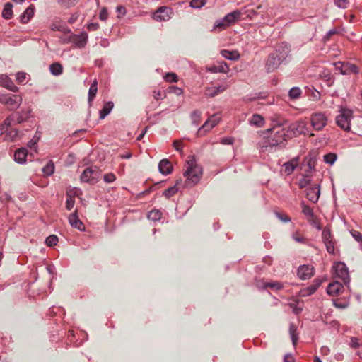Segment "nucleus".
<instances>
[{
    "label": "nucleus",
    "mask_w": 362,
    "mask_h": 362,
    "mask_svg": "<svg viewBox=\"0 0 362 362\" xmlns=\"http://www.w3.org/2000/svg\"><path fill=\"white\" fill-rule=\"evenodd\" d=\"M186 170L183 175L186 177V185L194 186L199 182L202 175V168L197 163L194 156H189L186 161Z\"/></svg>",
    "instance_id": "obj_1"
},
{
    "label": "nucleus",
    "mask_w": 362,
    "mask_h": 362,
    "mask_svg": "<svg viewBox=\"0 0 362 362\" xmlns=\"http://www.w3.org/2000/svg\"><path fill=\"white\" fill-rule=\"evenodd\" d=\"M244 18H248L251 21H257L259 23L269 24L272 15V10L269 8L264 9L262 5H259L256 9L253 8H243Z\"/></svg>",
    "instance_id": "obj_2"
},
{
    "label": "nucleus",
    "mask_w": 362,
    "mask_h": 362,
    "mask_svg": "<svg viewBox=\"0 0 362 362\" xmlns=\"http://www.w3.org/2000/svg\"><path fill=\"white\" fill-rule=\"evenodd\" d=\"M243 15V8L240 10H235L226 14L223 18L217 20L214 25V29L218 28L223 30L231 24L241 19Z\"/></svg>",
    "instance_id": "obj_3"
},
{
    "label": "nucleus",
    "mask_w": 362,
    "mask_h": 362,
    "mask_svg": "<svg viewBox=\"0 0 362 362\" xmlns=\"http://www.w3.org/2000/svg\"><path fill=\"white\" fill-rule=\"evenodd\" d=\"M289 130L286 128L272 127L267 129V132L271 133L268 143L271 146H277L284 144L287 138Z\"/></svg>",
    "instance_id": "obj_4"
},
{
    "label": "nucleus",
    "mask_w": 362,
    "mask_h": 362,
    "mask_svg": "<svg viewBox=\"0 0 362 362\" xmlns=\"http://www.w3.org/2000/svg\"><path fill=\"white\" fill-rule=\"evenodd\" d=\"M22 100L21 95L0 92V103L7 105L10 110H17L21 106Z\"/></svg>",
    "instance_id": "obj_5"
},
{
    "label": "nucleus",
    "mask_w": 362,
    "mask_h": 362,
    "mask_svg": "<svg viewBox=\"0 0 362 362\" xmlns=\"http://www.w3.org/2000/svg\"><path fill=\"white\" fill-rule=\"evenodd\" d=\"M353 118V111L348 108L341 107L339 114L336 117L337 124L344 129L349 132L351 129V120Z\"/></svg>",
    "instance_id": "obj_6"
},
{
    "label": "nucleus",
    "mask_w": 362,
    "mask_h": 362,
    "mask_svg": "<svg viewBox=\"0 0 362 362\" xmlns=\"http://www.w3.org/2000/svg\"><path fill=\"white\" fill-rule=\"evenodd\" d=\"M333 269L334 272V277L341 279L344 284L349 288L350 276L346 264L342 262H336L333 265Z\"/></svg>",
    "instance_id": "obj_7"
},
{
    "label": "nucleus",
    "mask_w": 362,
    "mask_h": 362,
    "mask_svg": "<svg viewBox=\"0 0 362 362\" xmlns=\"http://www.w3.org/2000/svg\"><path fill=\"white\" fill-rule=\"evenodd\" d=\"M100 177V172L96 166L86 168L82 173L80 180L82 182L94 185Z\"/></svg>",
    "instance_id": "obj_8"
},
{
    "label": "nucleus",
    "mask_w": 362,
    "mask_h": 362,
    "mask_svg": "<svg viewBox=\"0 0 362 362\" xmlns=\"http://www.w3.org/2000/svg\"><path fill=\"white\" fill-rule=\"evenodd\" d=\"M327 117L324 112H315L310 116L311 125L316 131L322 130L327 125Z\"/></svg>",
    "instance_id": "obj_9"
},
{
    "label": "nucleus",
    "mask_w": 362,
    "mask_h": 362,
    "mask_svg": "<svg viewBox=\"0 0 362 362\" xmlns=\"http://www.w3.org/2000/svg\"><path fill=\"white\" fill-rule=\"evenodd\" d=\"M322 240L326 247L327 252L334 255L335 250V240L334 238V236L331 233L330 229L328 227H325L322 230Z\"/></svg>",
    "instance_id": "obj_10"
},
{
    "label": "nucleus",
    "mask_w": 362,
    "mask_h": 362,
    "mask_svg": "<svg viewBox=\"0 0 362 362\" xmlns=\"http://www.w3.org/2000/svg\"><path fill=\"white\" fill-rule=\"evenodd\" d=\"M69 40L77 48H83L88 42V34L86 32H81L80 34H72Z\"/></svg>",
    "instance_id": "obj_11"
},
{
    "label": "nucleus",
    "mask_w": 362,
    "mask_h": 362,
    "mask_svg": "<svg viewBox=\"0 0 362 362\" xmlns=\"http://www.w3.org/2000/svg\"><path fill=\"white\" fill-rule=\"evenodd\" d=\"M284 61L281 60L274 52L270 54L266 61L265 69L267 72L270 73L276 69Z\"/></svg>",
    "instance_id": "obj_12"
},
{
    "label": "nucleus",
    "mask_w": 362,
    "mask_h": 362,
    "mask_svg": "<svg viewBox=\"0 0 362 362\" xmlns=\"http://www.w3.org/2000/svg\"><path fill=\"white\" fill-rule=\"evenodd\" d=\"M315 273V269L309 264L300 265L297 269V275L302 280L310 279Z\"/></svg>",
    "instance_id": "obj_13"
},
{
    "label": "nucleus",
    "mask_w": 362,
    "mask_h": 362,
    "mask_svg": "<svg viewBox=\"0 0 362 362\" xmlns=\"http://www.w3.org/2000/svg\"><path fill=\"white\" fill-rule=\"evenodd\" d=\"M338 65L341 66V74L342 75H349L351 74H358L359 70L356 65L349 63V62H337L334 63V66L336 69H338Z\"/></svg>",
    "instance_id": "obj_14"
},
{
    "label": "nucleus",
    "mask_w": 362,
    "mask_h": 362,
    "mask_svg": "<svg viewBox=\"0 0 362 362\" xmlns=\"http://www.w3.org/2000/svg\"><path fill=\"white\" fill-rule=\"evenodd\" d=\"M322 281L319 279H315L313 281L312 284L305 288H302L299 291V296L300 297H308L313 294L317 289L320 286Z\"/></svg>",
    "instance_id": "obj_15"
},
{
    "label": "nucleus",
    "mask_w": 362,
    "mask_h": 362,
    "mask_svg": "<svg viewBox=\"0 0 362 362\" xmlns=\"http://www.w3.org/2000/svg\"><path fill=\"white\" fill-rule=\"evenodd\" d=\"M276 54L281 60L284 61L288 57L290 53V47L287 42H282L279 43L276 48Z\"/></svg>",
    "instance_id": "obj_16"
},
{
    "label": "nucleus",
    "mask_w": 362,
    "mask_h": 362,
    "mask_svg": "<svg viewBox=\"0 0 362 362\" xmlns=\"http://www.w3.org/2000/svg\"><path fill=\"white\" fill-rule=\"evenodd\" d=\"M343 289V284L338 281H335L328 285L327 293L331 296H337L340 294Z\"/></svg>",
    "instance_id": "obj_17"
},
{
    "label": "nucleus",
    "mask_w": 362,
    "mask_h": 362,
    "mask_svg": "<svg viewBox=\"0 0 362 362\" xmlns=\"http://www.w3.org/2000/svg\"><path fill=\"white\" fill-rule=\"evenodd\" d=\"M0 86L13 92H17L18 90L9 76L6 74H0Z\"/></svg>",
    "instance_id": "obj_18"
},
{
    "label": "nucleus",
    "mask_w": 362,
    "mask_h": 362,
    "mask_svg": "<svg viewBox=\"0 0 362 362\" xmlns=\"http://www.w3.org/2000/svg\"><path fill=\"white\" fill-rule=\"evenodd\" d=\"M69 223L71 226L74 228H76L79 230H84L85 228L82 221L78 218L77 210L69 216Z\"/></svg>",
    "instance_id": "obj_19"
},
{
    "label": "nucleus",
    "mask_w": 362,
    "mask_h": 362,
    "mask_svg": "<svg viewBox=\"0 0 362 362\" xmlns=\"http://www.w3.org/2000/svg\"><path fill=\"white\" fill-rule=\"evenodd\" d=\"M219 122V118L216 115H213L211 117L209 118L204 124L199 129L197 134H201L202 132H205L206 131H209L214 127H215Z\"/></svg>",
    "instance_id": "obj_20"
},
{
    "label": "nucleus",
    "mask_w": 362,
    "mask_h": 362,
    "mask_svg": "<svg viewBox=\"0 0 362 362\" xmlns=\"http://www.w3.org/2000/svg\"><path fill=\"white\" fill-rule=\"evenodd\" d=\"M320 194V189L319 185H315L307 189L306 197L313 203H316L318 201Z\"/></svg>",
    "instance_id": "obj_21"
},
{
    "label": "nucleus",
    "mask_w": 362,
    "mask_h": 362,
    "mask_svg": "<svg viewBox=\"0 0 362 362\" xmlns=\"http://www.w3.org/2000/svg\"><path fill=\"white\" fill-rule=\"evenodd\" d=\"M226 88L227 86L226 85L207 87L204 90V95L207 98H214L219 93L223 92Z\"/></svg>",
    "instance_id": "obj_22"
},
{
    "label": "nucleus",
    "mask_w": 362,
    "mask_h": 362,
    "mask_svg": "<svg viewBox=\"0 0 362 362\" xmlns=\"http://www.w3.org/2000/svg\"><path fill=\"white\" fill-rule=\"evenodd\" d=\"M159 172L164 175H169L173 170V165L168 159H163L158 164Z\"/></svg>",
    "instance_id": "obj_23"
},
{
    "label": "nucleus",
    "mask_w": 362,
    "mask_h": 362,
    "mask_svg": "<svg viewBox=\"0 0 362 362\" xmlns=\"http://www.w3.org/2000/svg\"><path fill=\"white\" fill-rule=\"evenodd\" d=\"M28 151L25 148H21L16 151L14 153V160L19 164L26 163Z\"/></svg>",
    "instance_id": "obj_24"
},
{
    "label": "nucleus",
    "mask_w": 362,
    "mask_h": 362,
    "mask_svg": "<svg viewBox=\"0 0 362 362\" xmlns=\"http://www.w3.org/2000/svg\"><path fill=\"white\" fill-rule=\"evenodd\" d=\"M166 7L159 8L153 15V19L157 21H165L169 19V15Z\"/></svg>",
    "instance_id": "obj_25"
},
{
    "label": "nucleus",
    "mask_w": 362,
    "mask_h": 362,
    "mask_svg": "<svg viewBox=\"0 0 362 362\" xmlns=\"http://www.w3.org/2000/svg\"><path fill=\"white\" fill-rule=\"evenodd\" d=\"M229 70L226 63L223 62L217 65H212L207 68V71L211 73H227Z\"/></svg>",
    "instance_id": "obj_26"
},
{
    "label": "nucleus",
    "mask_w": 362,
    "mask_h": 362,
    "mask_svg": "<svg viewBox=\"0 0 362 362\" xmlns=\"http://www.w3.org/2000/svg\"><path fill=\"white\" fill-rule=\"evenodd\" d=\"M298 157H296L283 165V167L284 168V172L286 173V175H291L294 171L295 168L298 165Z\"/></svg>",
    "instance_id": "obj_27"
},
{
    "label": "nucleus",
    "mask_w": 362,
    "mask_h": 362,
    "mask_svg": "<svg viewBox=\"0 0 362 362\" xmlns=\"http://www.w3.org/2000/svg\"><path fill=\"white\" fill-rule=\"evenodd\" d=\"M221 54L225 59L232 61L238 60L240 57L239 52L236 50L229 51L227 49H223L221 50Z\"/></svg>",
    "instance_id": "obj_28"
},
{
    "label": "nucleus",
    "mask_w": 362,
    "mask_h": 362,
    "mask_svg": "<svg viewBox=\"0 0 362 362\" xmlns=\"http://www.w3.org/2000/svg\"><path fill=\"white\" fill-rule=\"evenodd\" d=\"M34 15V8L32 6L28 7L25 11L20 16V21L23 23H27Z\"/></svg>",
    "instance_id": "obj_29"
},
{
    "label": "nucleus",
    "mask_w": 362,
    "mask_h": 362,
    "mask_svg": "<svg viewBox=\"0 0 362 362\" xmlns=\"http://www.w3.org/2000/svg\"><path fill=\"white\" fill-rule=\"evenodd\" d=\"M98 92V81L96 79H95L93 83H91L89 90H88V100L90 105H91L92 101L93 100L94 98L95 97Z\"/></svg>",
    "instance_id": "obj_30"
},
{
    "label": "nucleus",
    "mask_w": 362,
    "mask_h": 362,
    "mask_svg": "<svg viewBox=\"0 0 362 362\" xmlns=\"http://www.w3.org/2000/svg\"><path fill=\"white\" fill-rule=\"evenodd\" d=\"M273 127L276 128H284L283 127L287 123V120L279 115H274L271 118Z\"/></svg>",
    "instance_id": "obj_31"
},
{
    "label": "nucleus",
    "mask_w": 362,
    "mask_h": 362,
    "mask_svg": "<svg viewBox=\"0 0 362 362\" xmlns=\"http://www.w3.org/2000/svg\"><path fill=\"white\" fill-rule=\"evenodd\" d=\"M114 107V104L112 102L109 101L106 103L102 110H100V119H103L107 115L110 113L112 108Z\"/></svg>",
    "instance_id": "obj_32"
},
{
    "label": "nucleus",
    "mask_w": 362,
    "mask_h": 362,
    "mask_svg": "<svg viewBox=\"0 0 362 362\" xmlns=\"http://www.w3.org/2000/svg\"><path fill=\"white\" fill-rule=\"evenodd\" d=\"M264 117L259 114L253 115L250 119V124L252 125L256 126L257 127H262L264 125Z\"/></svg>",
    "instance_id": "obj_33"
},
{
    "label": "nucleus",
    "mask_w": 362,
    "mask_h": 362,
    "mask_svg": "<svg viewBox=\"0 0 362 362\" xmlns=\"http://www.w3.org/2000/svg\"><path fill=\"white\" fill-rule=\"evenodd\" d=\"M13 5L10 2H7L4 4V9L2 11V17L6 20H9L13 16Z\"/></svg>",
    "instance_id": "obj_34"
},
{
    "label": "nucleus",
    "mask_w": 362,
    "mask_h": 362,
    "mask_svg": "<svg viewBox=\"0 0 362 362\" xmlns=\"http://www.w3.org/2000/svg\"><path fill=\"white\" fill-rule=\"evenodd\" d=\"M289 334L293 346H296L298 340V334L297 332V327L293 323H290Z\"/></svg>",
    "instance_id": "obj_35"
},
{
    "label": "nucleus",
    "mask_w": 362,
    "mask_h": 362,
    "mask_svg": "<svg viewBox=\"0 0 362 362\" xmlns=\"http://www.w3.org/2000/svg\"><path fill=\"white\" fill-rule=\"evenodd\" d=\"M49 71L52 75L57 76L62 74L63 67L60 63L55 62L49 66Z\"/></svg>",
    "instance_id": "obj_36"
},
{
    "label": "nucleus",
    "mask_w": 362,
    "mask_h": 362,
    "mask_svg": "<svg viewBox=\"0 0 362 362\" xmlns=\"http://www.w3.org/2000/svg\"><path fill=\"white\" fill-rule=\"evenodd\" d=\"M267 288H271L272 290H275V291H279L283 288V285L279 281L264 283L262 286V288L266 289Z\"/></svg>",
    "instance_id": "obj_37"
},
{
    "label": "nucleus",
    "mask_w": 362,
    "mask_h": 362,
    "mask_svg": "<svg viewBox=\"0 0 362 362\" xmlns=\"http://www.w3.org/2000/svg\"><path fill=\"white\" fill-rule=\"evenodd\" d=\"M179 185H180V182H179V181H177L174 186H172V187L168 188L167 189H165L163 192V195L165 196L166 198L171 197L172 196L175 194L177 192V191L179 190V189H180V187H178Z\"/></svg>",
    "instance_id": "obj_38"
},
{
    "label": "nucleus",
    "mask_w": 362,
    "mask_h": 362,
    "mask_svg": "<svg viewBox=\"0 0 362 362\" xmlns=\"http://www.w3.org/2000/svg\"><path fill=\"white\" fill-rule=\"evenodd\" d=\"M301 206L302 212L309 220L315 217L313 209L307 206L303 202L301 203Z\"/></svg>",
    "instance_id": "obj_39"
},
{
    "label": "nucleus",
    "mask_w": 362,
    "mask_h": 362,
    "mask_svg": "<svg viewBox=\"0 0 362 362\" xmlns=\"http://www.w3.org/2000/svg\"><path fill=\"white\" fill-rule=\"evenodd\" d=\"M162 213L160 210L153 209L148 214V218L152 221H158L161 218Z\"/></svg>",
    "instance_id": "obj_40"
},
{
    "label": "nucleus",
    "mask_w": 362,
    "mask_h": 362,
    "mask_svg": "<svg viewBox=\"0 0 362 362\" xmlns=\"http://www.w3.org/2000/svg\"><path fill=\"white\" fill-rule=\"evenodd\" d=\"M301 93L302 91L300 88L299 87L295 86L289 90L288 96L292 100L298 99L300 98Z\"/></svg>",
    "instance_id": "obj_41"
},
{
    "label": "nucleus",
    "mask_w": 362,
    "mask_h": 362,
    "mask_svg": "<svg viewBox=\"0 0 362 362\" xmlns=\"http://www.w3.org/2000/svg\"><path fill=\"white\" fill-rule=\"evenodd\" d=\"M324 161L329 165H333L337 159V155L334 153H329L323 157Z\"/></svg>",
    "instance_id": "obj_42"
},
{
    "label": "nucleus",
    "mask_w": 362,
    "mask_h": 362,
    "mask_svg": "<svg viewBox=\"0 0 362 362\" xmlns=\"http://www.w3.org/2000/svg\"><path fill=\"white\" fill-rule=\"evenodd\" d=\"M291 130L296 129L299 134H306L307 127L304 122H299L296 124V127H290Z\"/></svg>",
    "instance_id": "obj_43"
},
{
    "label": "nucleus",
    "mask_w": 362,
    "mask_h": 362,
    "mask_svg": "<svg viewBox=\"0 0 362 362\" xmlns=\"http://www.w3.org/2000/svg\"><path fill=\"white\" fill-rule=\"evenodd\" d=\"M14 121V116L13 115H9L8 116L5 120L4 121L3 124H1L2 128L1 130L6 131L8 130V127H11Z\"/></svg>",
    "instance_id": "obj_44"
},
{
    "label": "nucleus",
    "mask_w": 362,
    "mask_h": 362,
    "mask_svg": "<svg viewBox=\"0 0 362 362\" xmlns=\"http://www.w3.org/2000/svg\"><path fill=\"white\" fill-rule=\"evenodd\" d=\"M54 166L52 161H49L45 167L42 168V172L46 175H51L54 173Z\"/></svg>",
    "instance_id": "obj_45"
},
{
    "label": "nucleus",
    "mask_w": 362,
    "mask_h": 362,
    "mask_svg": "<svg viewBox=\"0 0 362 362\" xmlns=\"http://www.w3.org/2000/svg\"><path fill=\"white\" fill-rule=\"evenodd\" d=\"M58 243V237L55 235L48 236L45 240V243L47 246H55Z\"/></svg>",
    "instance_id": "obj_46"
},
{
    "label": "nucleus",
    "mask_w": 362,
    "mask_h": 362,
    "mask_svg": "<svg viewBox=\"0 0 362 362\" xmlns=\"http://www.w3.org/2000/svg\"><path fill=\"white\" fill-rule=\"evenodd\" d=\"M78 0H57V2L64 8H70L74 6Z\"/></svg>",
    "instance_id": "obj_47"
},
{
    "label": "nucleus",
    "mask_w": 362,
    "mask_h": 362,
    "mask_svg": "<svg viewBox=\"0 0 362 362\" xmlns=\"http://www.w3.org/2000/svg\"><path fill=\"white\" fill-rule=\"evenodd\" d=\"M201 117V112L199 110H194L191 114V118L192 119V123L197 126L199 123V119Z\"/></svg>",
    "instance_id": "obj_48"
},
{
    "label": "nucleus",
    "mask_w": 362,
    "mask_h": 362,
    "mask_svg": "<svg viewBox=\"0 0 362 362\" xmlns=\"http://www.w3.org/2000/svg\"><path fill=\"white\" fill-rule=\"evenodd\" d=\"M206 4V0H192L189 6L193 8H200Z\"/></svg>",
    "instance_id": "obj_49"
},
{
    "label": "nucleus",
    "mask_w": 362,
    "mask_h": 362,
    "mask_svg": "<svg viewBox=\"0 0 362 362\" xmlns=\"http://www.w3.org/2000/svg\"><path fill=\"white\" fill-rule=\"evenodd\" d=\"M334 5L341 9H345L348 7V5L349 4V0H334Z\"/></svg>",
    "instance_id": "obj_50"
},
{
    "label": "nucleus",
    "mask_w": 362,
    "mask_h": 362,
    "mask_svg": "<svg viewBox=\"0 0 362 362\" xmlns=\"http://www.w3.org/2000/svg\"><path fill=\"white\" fill-rule=\"evenodd\" d=\"M75 204V199L74 197L67 194V199L66 201V208L67 210L70 211L73 209Z\"/></svg>",
    "instance_id": "obj_51"
},
{
    "label": "nucleus",
    "mask_w": 362,
    "mask_h": 362,
    "mask_svg": "<svg viewBox=\"0 0 362 362\" xmlns=\"http://www.w3.org/2000/svg\"><path fill=\"white\" fill-rule=\"evenodd\" d=\"M165 79L168 82H177L178 80L177 76L174 73H167L165 76Z\"/></svg>",
    "instance_id": "obj_52"
},
{
    "label": "nucleus",
    "mask_w": 362,
    "mask_h": 362,
    "mask_svg": "<svg viewBox=\"0 0 362 362\" xmlns=\"http://www.w3.org/2000/svg\"><path fill=\"white\" fill-rule=\"evenodd\" d=\"M115 175L112 173H107L103 176V180L107 183H112L115 180Z\"/></svg>",
    "instance_id": "obj_53"
},
{
    "label": "nucleus",
    "mask_w": 362,
    "mask_h": 362,
    "mask_svg": "<svg viewBox=\"0 0 362 362\" xmlns=\"http://www.w3.org/2000/svg\"><path fill=\"white\" fill-rule=\"evenodd\" d=\"M349 346L353 349H358L360 347L361 344L358 341V339L354 337H351Z\"/></svg>",
    "instance_id": "obj_54"
},
{
    "label": "nucleus",
    "mask_w": 362,
    "mask_h": 362,
    "mask_svg": "<svg viewBox=\"0 0 362 362\" xmlns=\"http://www.w3.org/2000/svg\"><path fill=\"white\" fill-rule=\"evenodd\" d=\"M26 75L25 72H18L16 75V81L20 83H23L26 78Z\"/></svg>",
    "instance_id": "obj_55"
},
{
    "label": "nucleus",
    "mask_w": 362,
    "mask_h": 362,
    "mask_svg": "<svg viewBox=\"0 0 362 362\" xmlns=\"http://www.w3.org/2000/svg\"><path fill=\"white\" fill-rule=\"evenodd\" d=\"M351 234L356 241L358 243H362V235L360 232L357 230H351Z\"/></svg>",
    "instance_id": "obj_56"
},
{
    "label": "nucleus",
    "mask_w": 362,
    "mask_h": 362,
    "mask_svg": "<svg viewBox=\"0 0 362 362\" xmlns=\"http://www.w3.org/2000/svg\"><path fill=\"white\" fill-rule=\"evenodd\" d=\"M311 221V225L315 227L317 230H322V226L319 221V220L315 217L314 218L310 220Z\"/></svg>",
    "instance_id": "obj_57"
},
{
    "label": "nucleus",
    "mask_w": 362,
    "mask_h": 362,
    "mask_svg": "<svg viewBox=\"0 0 362 362\" xmlns=\"http://www.w3.org/2000/svg\"><path fill=\"white\" fill-rule=\"evenodd\" d=\"M107 17H108V13H107V8H103L100 11L99 18L101 21H105V20H107Z\"/></svg>",
    "instance_id": "obj_58"
},
{
    "label": "nucleus",
    "mask_w": 362,
    "mask_h": 362,
    "mask_svg": "<svg viewBox=\"0 0 362 362\" xmlns=\"http://www.w3.org/2000/svg\"><path fill=\"white\" fill-rule=\"evenodd\" d=\"M276 215L279 219H280L281 221L284 223H288L291 221V218L286 214H281L280 213L276 212Z\"/></svg>",
    "instance_id": "obj_59"
},
{
    "label": "nucleus",
    "mask_w": 362,
    "mask_h": 362,
    "mask_svg": "<svg viewBox=\"0 0 362 362\" xmlns=\"http://www.w3.org/2000/svg\"><path fill=\"white\" fill-rule=\"evenodd\" d=\"M13 115L14 116V124H21L24 122L23 116L19 112Z\"/></svg>",
    "instance_id": "obj_60"
},
{
    "label": "nucleus",
    "mask_w": 362,
    "mask_h": 362,
    "mask_svg": "<svg viewBox=\"0 0 362 362\" xmlns=\"http://www.w3.org/2000/svg\"><path fill=\"white\" fill-rule=\"evenodd\" d=\"M290 306L293 309V312L296 315H298L303 310V307H299L298 305L295 303H291Z\"/></svg>",
    "instance_id": "obj_61"
},
{
    "label": "nucleus",
    "mask_w": 362,
    "mask_h": 362,
    "mask_svg": "<svg viewBox=\"0 0 362 362\" xmlns=\"http://www.w3.org/2000/svg\"><path fill=\"white\" fill-rule=\"evenodd\" d=\"M116 11L118 13V17L124 16L126 14V8L123 6H117Z\"/></svg>",
    "instance_id": "obj_62"
},
{
    "label": "nucleus",
    "mask_w": 362,
    "mask_h": 362,
    "mask_svg": "<svg viewBox=\"0 0 362 362\" xmlns=\"http://www.w3.org/2000/svg\"><path fill=\"white\" fill-rule=\"evenodd\" d=\"M309 180L307 179L306 177H304L303 179H301L300 181H299V187L300 188H305L308 184H309Z\"/></svg>",
    "instance_id": "obj_63"
},
{
    "label": "nucleus",
    "mask_w": 362,
    "mask_h": 362,
    "mask_svg": "<svg viewBox=\"0 0 362 362\" xmlns=\"http://www.w3.org/2000/svg\"><path fill=\"white\" fill-rule=\"evenodd\" d=\"M294 358L293 357L292 354H286L284 357V362H294Z\"/></svg>",
    "instance_id": "obj_64"
}]
</instances>
